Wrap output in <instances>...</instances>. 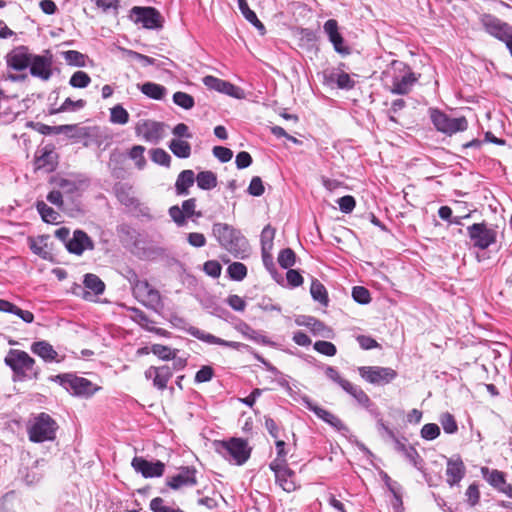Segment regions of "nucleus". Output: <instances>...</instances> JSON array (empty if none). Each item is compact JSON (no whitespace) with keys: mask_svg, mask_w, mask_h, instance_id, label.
Returning a JSON list of instances; mask_svg holds the SVG:
<instances>
[{"mask_svg":"<svg viewBox=\"0 0 512 512\" xmlns=\"http://www.w3.org/2000/svg\"><path fill=\"white\" fill-rule=\"evenodd\" d=\"M212 234L219 245L236 258H244L249 250L247 239L240 230L227 223L217 222L212 226Z\"/></svg>","mask_w":512,"mask_h":512,"instance_id":"f257e3e1","label":"nucleus"},{"mask_svg":"<svg viewBox=\"0 0 512 512\" xmlns=\"http://www.w3.org/2000/svg\"><path fill=\"white\" fill-rule=\"evenodd\" d=\"M384 74L391 82L389 91L395 95L408 94L420 77L409 65L399 60H393Z\"/></svg>","mask_w":512,"mask_h":512,"instance_id":"f03ea898","label":"nucleus"},{"mask_svg":"<svg viewBox=\"0 0 512 512\" xmlns=\"http://www.w3.org/2000/svg\"><path fill=\"white\" fill-rule=\"evenodd\" d=\"M164 318L170 322V324L177 329L183 330L187 332L189 335L193 336L194 338L205 342L207 344H213V345H220L224 347H228L234 350H239L241 348L249 349L247 344L236 342V341H228L224 340L222 338H219L213 334L207 333L197 327L190 326L187 320L181 316H179L175 312H169L166 315H164Z\"/></svg>","mask_w":512,"mask_h":512,"instance_id":"7ed1b4c3","label":"nucleus"},{"mask_svg":"<svg viewBox=\"0 0 512 512\" xmlns=\"http://www.w3.org/2000/svg\"><path fill=\"white\" fill-rule=\"evenodd\" d=\"M5 364L13 371L14 380L38 379L40 370L35 360L25 351L10 349L4 359Z\"/></svg>","mask_w":512,"mask_h":512,"instance_id":"20e7f679","label":"nucleus"},{"mask_svg":"<svg viewBox=\"0 0 512 512\" xmlns=\"http://www.w3.org/2000/svg\"><path fill=\"white\" fill-rule=\"evenodd\" d=\"M59 426L48 413L41 412L33 415L27 423L28 438L33 443L53 441Z\"/></svg>","mask_w":512,"mask_h":512,"instance_id":"39448f33","label":"nucleus"},{"mask_svg":"<svg viewBox=\"0 0 512 512\" xmlns=\"http://www.w3.org/2000/svg\"><path fill=\"white\" fill-rule=\"evenodd\" d=\"M215 451L230 463L243 465L250 458L251 448L247 440L232 437L228 440H215L213 443Z\"/></svg>","mask_w":512,"mask_h":512,"instance_id":"423d86ee","label":"nucleus"},{"mask_svg":"<svg viewBox=\"0 0 512 512\" xmlns=\"http://www.w3.org/2000/svg\"><path fill=\"white\" fill-rule=\"evenodd\" d=\"M50 379L75 396L90 397L99 389L90 380L73 373L58 374Z\"/></svg>","mask_w":512,"mask_h":512,"instance_id":"0eeeda50","label":"nucleus"},{"mask_svg":"<svg viewBox=\"0 0 512 512\" xmlns=\"http://www.w3.org/2000/svg\"><path fill=\"white\" fill-rule=\"evenodd\" d=\"M467 236L474 248L485 250L497 241V230L483 221L467 227Z\"/></svg>","mask_w":512,"mask_h":512,"instance_id":"6e6552de","label":"nucleus"},{"mask_svg":"<svg viewBox=\"0 0 512 512\" xmlns=\"http://www.w3.org/2000/svg\"><path fill=\"white\" fill-rule=\"evenodd\" d=\"M430 119L437 131L450 136L468 128V121L464 116L452 118L438 109H430Z\"/></svg>","mask_w":512,"mask_h":512,"instance_id":"1a4fd4ad","label":"nucleus"},{"mask_svg":"<svg viewBox=\"0 0 512 512\" xmlns=\"http://www.w3.org/2000/svg\"><path fill=\"white\" fill-rule=\"evenodd\" d=\"M481 23L488 34L505 43L512 56V26L491 14H483Z\"/></svg>","mask_w":512,"mask_h":512,"instance_id":"9d476101","label":"nucleus"},{"mask_svg":"<svg viewBox=\"0 0 512 512\" xmlns=\"http://www.w3.org/2000/svg\"><path fill=\"white\" fill-rule=\"evenodd\" d=\"M357 372L364 381L378 386L389 384L397 377L396 370L390 367L359 366Z\"/></svg>","mask_w":512,"mask_h":512,"instance_id":"9b49d317","label":"nucleus"},{"mask_svg":"<svg viewBox=\"0 0 512 512\" xmlns=\"http://www.w3.org/2000/svg\"><path fill=\"white\" fill-rule=\"evenodd\" d=\"M54 57L50 50H44L42 54H33L29 72L31 76L42 81H48L53 75Z\"/></svg>","mask_w":512,"mask_h":512,"instance_id":"f8f14e48","label":"nucleus"},{"mask_svg":"<svg viewBox=\"0 0 512 512\" xmlns=\"http://www.w3.org/2000/svg\"><path fill=\"white\" fill-rule=\"evenodd\" d=\"M130 18L137 24L141 23L146 29L161 27V15L154 7L135 6L130 11Z\"/></svg>","mask_w":512,"mask_h":512,"instance_id":"ddd939ff","label":"nucleus"},{"mask_svg":"<svg viewBox=\"0 0 512 512\" xmlns=\"http://www.w3.org/2000/svg\"><path fill=\"white\" fill-rule=\"evenodd\" d=\"M203 84L211 90H215L217 92L223 93L232 98H235V99L245 98V92L241 87L236 86L229 81L217 78L215 76H212V75L205 76L203 78Z\"/></svg>","mask_w":512,"mask_h":512,"instance_id":"4468645a","label":"nucleus"},{"mask_svg":"<svg viewBox=\"0 0 512 512\" xmlns=\"http://www.w3.org/2000/svg\"><path fill=\"white\" fill-rule=\"evenodd\" d=\"M131 466L144 478L161 477L165 471V464L162 461H149L141 456H135L132 459Z\"/></svg>","mask_w":512,"mask_h":512,"instance_id":"2eb2a0df","label":"nucleus"},{"mask_svg":"<svg viewBox=\"0 0 512 512\" xmlns=\"http://www.w3.org/2000/svg\"><path fill=\"white\" fill-rule=\"evenodd\" d=\"M197 470L193 466H181L178 473L166 478V485L172 490L182 487H192L197 484Z\"/></svg>","mask_w":512,"mask_h":512,"instance_id":"dca6fc26","label":"nucleus"},{"mask_svg":"<svg viewBox=\"0 0 512 512\" xmlns=\"http://www.w3.org/2000/svg\"><path fill=\"white\" fill-rule=\"evenodd\" d=\"M33 53L25 45H20L13 48L6 55L7 66L15 71H23L30 67Z\"/></svg>","mask_w":512,"mask_h":512,"instance_id":"f3484780","label":"nucleus"},{"mask_svg":"<svg viewBox=\"0 0 512 512\" xmlns=\"http://www.w3.org/2000/svg\"><path fill=\"white\" fill-rule=\"evenodd\" d=\"M481 475L484 480L495 490L505 494L509 498H512V485L507 483L506 475L504 472L497 469L482 467Z\"/></svg>","mask_w":512,"mask_h":512,"instance_id":"a211bd4d","label":"nucleus"},{"mask_svg":"<svg viewBox=\"0 0 512 512\" xmlns=\"http://www.w3.org/2000/svg\"><path fill=\"white\" fill-rule=\"evenodd\" d=\"M302 403L305 407L313 412L319 419L323 420L325 423L329 424L337 431H348L347 426L342 422L340 418L331 413L330 411L314 404L311 399L304 395L302 396Z\"/></svg>","mask_w":512,"mask_h":512,"instance_id":"6ab92c4d","label":"nucleus"},{"mask_svg":"<svg viewBox=\"0 0 512 512\" xmlns=\"http://www.w3.org/2000/svg\"><path fill=\"white\" fill-rule=\"evenodd\" d=\"M323 31L338 54L342 56L350 54L351 50L345 45L344 38L339 32L338 22L335 19L327 20L323 25Z\"/></svg>","mask_w":512,"mask_h":512,"instance_id":"aec40b11","label":"nucleus"},{"mask_svg":"<svg viewBox=\"0 0 512 512\" xmlns=\"http://www.w3.org/2000/svg\"><path fill=\"white\" fill-rule=\"evenodd\" d=\"M135 131L147 142L157 143L163 137L164 124L154 120H143L137 123Z\"/></svg>","mask_w":512,"mask_h":512,"instance_id":"412c9836","label":"nucleus"},{"mask_svg":"<svg viewBox=\"0 0 512 512\" xmlns=\"http://www.w3.org/2000/svg\"><path fill=\"white\" fill-rule=\"evenodd\" d=\"M66 249L68 252L80 256L85 250H93L94 243L86 232L77 229L73 232V237L67 241Z\"/></svg>","mask_w":512,"mask_h":512,"instance_id":"4be33fe9","label":"nucleus"},{"mask_svg":"<svg viewBox=\"0 0 512 512\" xmlns=\"http://www.w3.org/2000/svg\"><path fill=\"white\" fill-rule=\"evenodd\" d=\"M173 376L172 368L168 365L160 367L150 366L145 371V377L152 379L154 387L158 390H164L167 388V384Z\"/></svg>","mask_w":512,"mask_h":512,"instance_id":"5701e85b","label":"nucleus"},{"mask_svg":"<svg viewBox=\"0 0 512 512\" xmlns=\"http://www.w3.org/2000/svg\"><path fill=\"white\" fill-rule=\"evenodd\" d=\"M447 483L452 487L460 483L465 476V466L461 458H450L446 468Z\"/></svg>","mask_w":512,"mask_h":512,"instance_id":"b1692460","label":"nucleus"},{"mask_svg":"<svg viewBox=\"0 0 512 512\" xmlns=\"http://www.w3.org/2000/svg\"><path fill=\"white\" fill-rule=\"evenodd\" d=\"M48 239L49 235H40L37 238H28L30 250L44 260H50L52 258L50 249L48 248Z\"/></svg>","mask_w":512,"mask_h":512,"instance_id":"393cba45","label":"nucleus"},{"mask_svg":"<svg viewBox=\"0 0 512 512\" xmlns=\"http://www.w3.org/2000/svg\"><path fill=\"white\" fill-rule=\"evenodd\" d=\"M297 324L300 326H305L310 329V331L317 336L321 337H329L331 333V329L328 328L322 321L316 319L312 316H302L301 320L298 319Z\"/></svg>","mask_w":512,"mask_h":512,"instance_id":"a878e982","label":"nucleus"},{"mask_svg":"<svg viewBox=\"0 0 512 512\" xmlns=\"http://www.w3.org/2000/svg\"><path fill=\"white\" fill-rule=\"evenodd\" d=\"M31 351L35 355L42 358L45 362H53L56 360V358L58 356V353L53 348V346L45 340H40V341L34 342L31 345Z\"/></svg>","mask_w":512,"mask_h":512,"instance_id":"bb28decb","label":"nucleus"},{"mask_svg":"<svg viewBox=\"0 0 512 512\" xmlns=\"http://www.w3.org/2000/svg\"><path fill=\"white\" fill-rule=\"evenodd\" d=\"M77 130H78V126L75 124L56 125V126L40 124L39 129H38V131L43 135L66 134L69 137H79L80 134L74 133Z\"/></svg>","mask_w":512,"mask_h":512,"instance_id":"cd10ccee","label":"nucleus"},{"mask_svg":"<svg viewBox=\"0 0 512 512\" xmlns=\"http://www.w3.org/2000/svg\"><path fill=\"white\" fill-rule=\"evenodd\" d=\"M195 182V174L192 170H183L178 175L175 182V189L177 195L186 196L189 194V188Z\"/></svg>","mask_w":512,"mask_h":512,"instance_id":"c85d7f7f","label":"nucleus"},{"mask_svg":"<svg viewBox=\"0 0 512 512\" xmlns=\"http://www.w3.org/2000/svg\"><path fill=\"white\" fill-rule=\"evenodd\" d=\"M236 329L246 338L262 345L273 346L272 342L267 336L262 335L245 322H241Z\"/></svg>","mask_w":512,"mask_h":512,"instance_id":"c756f323","label":"nucleus"},{"mask_svg":"<svg viewBox=\"0 0 512 512\" xmlns=\"http://www.w3.org/2000/svg\"><path fill=\"white\" fill-rule=\"evenodd\" d=\"M275 237V229L270 225H267L263 228L260 236L261 240V250L263 256V263L267 265V259L269 258V252L273 248V240Z\"/></svg>","mask_w":512,"mask_h":512,"instance_id":"7c9ffc66","label":"nucleus"},{"mask_svg":"<svg viewBox=\"0 0 512 512\" xmlns=\"http://www.w3.org/2000/svg\"><path fill=\"white\" fill-rule=\"evenodd\" d=\"M114 191L117 199L126 206H132L137 201L133 196L132 186L128 183L115 184Z\"/></svg>","mask_w":512,"mask_h":512,"instance_id":"2f4dec72","label":"nucleus"},{"mask_svg":"<svg viewBox=\"0 0 512 512\" xmlns=\"http://www.w3.org/2000/svg\"><path fill=\"white\" fill-rule=\"evenodd\" d=\"M140 91L150 99L162 100L167 93L166 87L154 82H145L139 86Z\"/></svg>","mask_w":512,"mask_h":512,"instance_id":"473e14b6","label":"nucleus"},{"mask_svg":"<svg viewBox=\"0 0 512 512\" xmlns=\"http://www.w3.org/2000/svg\"><path fill=\"white\" fill-rule=\"evenodd\" d=\"M344 391L351 395L357 401V403L364 408L369 409V407L372 406V401L361 387L350 382L349 386L345 387Z\"/></svg>","mask_w":512,"mask_h":512,"instance_id":"72a5a7b5","label":"nucleus"},{"mask_svg":"<svg viewBox=\"0 0 512 512\" xmlns=\"http://www.w3.org/2000/svg\"><path fill=\"white\" fill-rule=\"evenodd\" d=\"M393 443L396 451L402 453L407 460H409L414 466H417V462L418 460H421V458L413 446L406 445L398 437L393 441Z\"/></svg>","mask_w":512,"mask_h":512,"instance_id":"f704fd0d","label":"nucleus"},{"mask_svg":"<svg viewBox=\"0 0 512 512\" xmlns=\"http://www.w3.org/2000/svg\"><path fill=\"white\" fill-rule=\"evenodd\" d=\"M171 152L178 158L187 159L191 155V145L182 139H172L168 145Z\"/></svg>","mask_w":512,"mask_h":512,"instance_id":"c9c22d12","label":"nucleus"},{"mask_svg":"<svg viewBox=\"0 0 512 512\" xmlns=\"http://www.w3.org/2000/svg\"><path fill=\"white\" fill-rule=\"evenodd\" d=\"M35 206L44 222L52 224H57L59 222L60 214L52 207L48 206L44 201H37Z\"/></svg>","mask_w":512,"mask_h":512,"instance_id":"e433bc0d","label":"nucleus"},{"mask_svg":"<svg viewBox=\"0 0 512 512\" xmlns=\"http://www.w3.org/2000/svg\"><path fill=\"white\" fill-rule=\"evenodd\" d=\"M84 287L98 296L104 293L105 283L95 274L87 273L84 275Z\"/></svg>","mask_w":512,"mask_h":512,"instance_id":"4c0bfd02","label":"nucleus"},{"mask_svg":"<svg viewBox=\"0 0 512 512\" xmlns=\"http://www.w3.org/2000/svg\"><path fill=\"white\" fill-rule=\"evenodd\" d=\"M310 293L313 300L323 306H328L329 298L325 286L317 279H313L310 287Z\"/></svg>","mask_w":512,"mask_h":512,"instance_id":"58836bf2","label":"nucleus"},{"mask_svg":"<svg viewBox=\"0 0 512 512\" xmlns=\"http://www.w3.org/2000/svg\"><path fill=\"white\" fill-rule=\"evenodd\" d=\"M197 186L202 190H211L217 186V176L212 171H201L195 177Z\"/></svg>","mask_w":512,"mask_h":512,"instance_id":"ea45409f","label":"nucleus"},{"mask_svg":"<svg viewBox=\"0 0 512 512\" xmlns=\"http://www.w3.org/2000/svg\"><path fill=\"white\" fill-rule=\"evenodd\" d=\"M380 475H381V478L384 481L387 489L391 492V494L394 497V503H393L394 507L402 506V497L400 494V490H401L400 484L398 482L392 480L390 478V476L384 471H382L380 473Z\"/></svg>","mask_w":512,"mask_h":512,"instance_id":"a19ab883","label":"nucleus"},{"mask_svg":"<svg viewBox=\"0 0 512 512\" xmlns=\"http://www.w3.org/2000/svg\"><path fill=\"white\" fill-rule=\"evenodd\" d=\"M238 8L243 15V17L251 23L255 28H257L261 34L265 33L264 24L258 19L256 13L250 9L247 2L238 5Z\"/></svg>","mask_w":512,"mask_h":512,"instance_id":"79ce46f5","label":"nucleus"},{"mask_svg":"<svg viewBox=\"0 0 512 512\" xmlns=\"http://www.w3.org/2000/svg\"><path fill=\"white\" fill-rule=\"evenodd\" d=\"M64 60L69 66L74 67H85L86 60L88 59L87 55L76 51V50H67L61 53Z\"/></svg>","mask_w":512,"mask_h":512,"instance_id":"37998d69","label":"nucleus"},{"mask_svg":"<svg viewBox=\"0 0 512 512\" xmlns=\"http://www.w3.org/2000/svg\"><path fill=\"white\" fill-rule=\"evenodd\" d=\"M283 475L279 477H275L276 482L280 485V487L286 492H293L297 489L296 481H295V472L290 468L282 473Z\"/></svg>","mask_w":512,"mask_h":512,"instance_id":"c03bdc74","label":"nucleus"},{"mask_svg":"<svg viewBox=\"0 0 512 512\" xmlns=\"http://www.w3.org/2000/svg\"><path fill=\"white\" fill-rule=\"evenodd\" d=\"M128 121L129 113L121 104H117L110 109V122L125 125Z\"/></svg>","mask_w":512,"mask_h":512,"instance_id":"a18cd8bd","label":"nucleus"},{"mask_svg":"<svg viewBox=\"0 0 512 512\" xmlns=\"http://www.w3.org/2000/svg\"><path fill=\"white\" fill-rule=\"evenodd\" d=\"M151 352L159 359L169 361L171 359H175V355H177L178 350L162 344H153L151 346Z\"/></svg>","mask_w":512,"mask_h":512,"instance_id":"49530a36","label":"nucleus"},{"mask_svg":"<svg viewBox=\"0 0 512 512\" xmlns=\"http://www.w3.org/2000/svg\"><path fill=\"white\" fill-rule=\"evenodd\" d=\"M277 261L283 269H289L296 262V254L291 248L282 249L279 252Z\"/></svg>","mask_w":512,"mask_h":512,"instance_id":"de8ad7c7","label":"nucleus"},{"mask_svg":"<svg viewBox=\"0 0 512 512\" xmlns=\"http://www.w3.org/2000/svg\"><path fill=\"white\" fill-rule=\"evenodd\" d=\"M173 102L177 106H179L185 110H190L195 105L193 96H191L188 93L182 92V91H177L173 94Z\"/></svg>","mask_w":512,"mask_h":512,"instance_id":"09e8293b","label":"nucleus"},{"mask_svg":"<svg viewBox=\"0 0 512 512\" xmlns=\"http://www.w3.org/2000/svg\"><path fill=\"white\" fill-rule=\"evenodd\" d=\"M227 273L232 280L241 281L247 275V268L241 262H233L228 266Z\"/></svg>","mask_w":512,"mask_h":512,"instance_id":"8fccbe9b","label":"nucleus"},{"mask_svg":"<svg viewBox=\"0 0 512 512\" xmlns=\"http://www.w3.org/2000/svg\"><path fill=\"white\" fill-rule=\"evenodd\" d=\"M90 83V76L81 70L74 72L69 80V84L73 88H86Z\"/></svg>","mask_w":512,"mask_h":512,"instance_id":"3c124183","label":"nucleus"},{"mask_svg":"<svg viewBox=\"0 0 512 512\" xmlns=\"http://www.w3.org/2000/svg\"><path fill=\"white\" fill-rule=\"evenodd\" d=\"M145 148L141 145H135L130 149L129 157L135 161V165L139 170H142L146 165L144 157Z\"/></svg>","mask_w":512,"mask_h":512,"instance_id":"603ef678","label":"nucleus"},{"mask_svg":"<svg viewBox=\"0 0 512 512\" xmlns=\"http://www.w3.org/2000/svg\"><path fill=\"white\" fill-rule=\"evenodd\" d=\"M313 348L320 354L325 356L333 357L337 353L336 346L329 341L319 340L313 345Z\"/></svg>","mask_w":512,"mask_h":512,"instance_id":"864d4df0","label":"nucleus"},{"mask_svg":"<svg viewBox=\"0 0 512 512\" xmlns=\"http://www.w3.org/2000/svg\"><path fill=\"white\" fill-rule=\"evenodd\" d=\"M440 423L444 432L447 434H454L458 430V425L454 416L448 412L441 415Z\"/></svg>","mask_w":512,"mask_h":512,"instance_id":"5fc2aeb1","label":"nucleus"},{"mask_svg":"<svg viewBox=\"0 0 512 512\" xmlns=\"http://www.w3.org/2000/svg\"><path fill=\"white\" fill-rule=\"evenodd\" d=\"M151 160L158 165L169 167L171 156L164 149L156 148L151 151Z\"/></svg>","mask_w":512,"mask_h":512,"instance_id":"6e6d98bb","label":"nucleus"},{"mask_svg":"<svg viewBox=\"0 0 512 512\" xmlns=\"http://www.w3.org/2000/svg\"><path fill=\"white\" fill-rule=\"evenodd\" d=\"M325 374L328 379H330L334 383L338 384L343 390H345V387L349 386L350 382L348 380L344 379L335 367L326 366Z\"/></svg>","mask_w":512,"mask_h":512,"instance_id":"4d7b16f0","label":"nucleus"},{"mask_svg":"<svg viewBox=\"0 0 512 512\" xmlns=\"http://www.w3.org/2000/svg\"><path fill=\"white\" fill-rule=\"evenodd\" d=\"M325 374L328 379H330L334 383L338 384L343 390H345V387L349 386L350 382L348 380L344 379L335 367L326 366Z\"/></svg>","mask_w":512,"mask_h":512,"instance_id":"13d9d810","label":"nucleus"},{"mask_svg":"<svg viewBox=\"0 0 512 512\" xmlns=\"http://www.w3.org/2000/svg\"><path fill=\"white\" fill-rule=\"evenodd\" d=\"M352 298L359 304H368L371 301L370 292L363 286H355L352 289Z\"/></svg>","mask_w":512,"mask_h":512,"instance_id":"bf43d9fd","label":"nucleus"},{"mask_svg":"<svg viewBox=\"0 0 512 512\" xmlns=\"http://www.w3.org/2000/svg\"><path fill=\"white\" fill-rule=\"evenodd\" d=\"M53 156L54 153L52 150L47 149L46 147L41 150V154L36 157V164L38 168H44L49 166L50 169H53Z\"/></svg>","mask_w":512,"mask_h":512,"instance_id":"052dcab7","label":"nucleus"},{"mask_svg":"<svg viewBox=\"0 0 512 512\" xmlns=\"http://www.w3.org/2000/svg\"><path fill=\"white\" fill-rule=\"evenodd\" d=\"M420 435L424 440L432 441L440 435V428L435 423H427L422 427Z\"/></svg>","mask_w":512,"mask_h":512,"instance_id":"680f3d73","label":"nucleus"},{"mask_svg":"<svg viewBox=\"0 0 512 512\" xmlns=\"http://www.w3.org/2000/svg\"><path fill=\"white\" fill-rule=\"evenodd\" d=\"M247 192L249 195L254 197H260L264 194L265 187L263 185L262 179L259 176L252 177Z\"/></svg>","mask_w":512,"mask_h":512,"instance_id":"e2e57ef3","label":"nucleus"},{"mask_svg":"<svg viewBox=\"0 0 512 512\" xmlns=\"http://www.w3.org/2000/svg\"><path fill=\"white\" fill-rule=\"evenodd\" d=\"M150 509L153 512H184L179 508L175 509L165 505L164 500L161 497H155L151 500Z\"/></svg>","mask_w":512,"mask_h":512,"instance_id":"0e129e2a","label":"nucleus"},{"mask_svg":"<svg viewBox=\"0 0 512 512\" xmlns=\"http://www.w3.org/2000/svg\"><path fill=\"white\" fill-rule=\"evenodd\" d=\"M337 204L339 205L341 212L349 214L354 210L356 206V200L351 195H345L337 200Z\"/></svg>","mask_w":512,"mask_h":512,"instance_id":"69168bd1","label":"nucleus"},{"mask_svg":"<svg viewBox=\"0 0 512 512\" xmlns=\"http://www.w3.org/2000/svg\"><path fill=\"white\" fill-rule=\"evenodd\" d=\"M335 81L340 89L350 90L355 86V81L350 77L349 74L341 72L335 75Z\"/></svg>","mask_w":512,"mask_h":512,"instance_id":"338daca9","label":"nucleus"},{"mask_svg":"<svg viewBox=\"0 0 512 512\" xmlns=\"http://www.w3.org/2000/svg\"><path fill=\"white\" fill-rule=\"evenodd\" d=\"M269 468L274 472L275 477H279L283 475L282 473H285L289 467L286 463L285 457L277 456L270 464Z\"/></svg>","mask_w":512,"mask_h":512,"instance_id":"774afa93","label":"nucleus"}]
</instances>
